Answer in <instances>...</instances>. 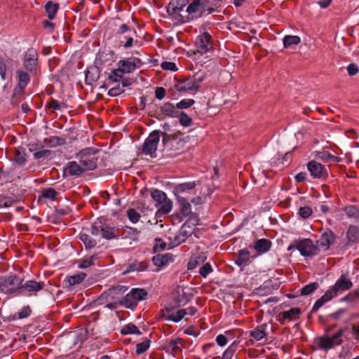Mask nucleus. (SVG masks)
<instances>
[{
  "mask_svg": "<svg viewBox=\"0 0 359 359\" xmlns=\"http://www.w3.org/2000/svg\"><path fill=\"white\" fill-rule=\"evenodd\" d=\"M353 286L352 281L345 275H341L336 281L335 284L330 287L320 299L314 304L311 312H316L326 302L336 297L339 292L349 290Z\"/></svg>",
  "mask_w": 359,
  "mask_h": 359,
  "instance_id": "obj_1",
  "label": "nucleus"
},
{
  "mask_svg": "<svg viewBox=\"0 0 359 359\" xmlns=\"http://www.w3.org/2000/svg\"><path fill=\"white\" fill-rule=\"evenodd\" d=\"M160 134L163 136V143L165 146L168 144H172L176 141L175 139L170 138V137L165 133L154 130L149 135L144 142L142 152L144 154L149 155L151 157L156 156L157 146L160 140Z\"/></svg>",
  "mask_w": 359,
  "mask_h": 359,
  "instance_id": "obj_2",
  "label": "nucleus"
},
{
  "mask_svg": "<svg viewBox=\"0 0 359 359\" xmlns=\"http://www.w3.org/2000/svg\"><path fill=\"white\" fill-rule=\"evenodd\" d=\"M22 278L16 274L0 277V291L5 294L18 293L20 294Z\"/></svg>",
  "mask_w": 359,
  "mask_h": 359,
  "instance_id": "obj_3",
  "label": "nucleus"
},
{
  "mask_svg": "<svg viewBox=\"0 0 359 359\" xmlns=\"http://www.w3.org/2000/svg\"><path fill=\"white\" fill-rule=\"evenodd\" d=\"M97 151L98 150L93 148H86L78 154L79 161L84 171L92 170L96 168L97 161L96 154Z\"/></svg>",
  "mask_w": 359,
  "mask_h": 359,
  "instance_id": "obj_4",
  "label": "nucleus"
},
{
  "mask_svg": "<svg viewBox=\"0 0 359 359\" xmlns=\"http://www.w3.org/2000/svg\"><path fill=\"white\" fill-rule=\"evenodd\" d=\"M118 229L115 227H111L106 223L102 222V220L98 219L93 223L91 226L92 235L97 236L102 234V237L107 239L111 240L118 237L117 235Z\"/></svg>",
  "mask_w": 359,
  "mask_h": 359,
  "instance_id": "obj_5",
  "label": "nucleus"
},
{
  "mask_svg": "<svg viewBox=\"0 0 359 359\" xmlns=\"http://www.w3.org/2000/svg\"><path fill=\"white\" fill-rule=\"evenodd\" d=\"M126 287L122 285L112 287L102 293L97 299L100 304H104L106 302L115 301L120 302L121 296L123 295Z\"/></svg>",
  "mask_w": 359,
  "mask_h": 359,
  "instance_id": "obj_6",
  "label": "nucleus"
},
{
  "mask_svg": "<svg viewBox=\"0 0 359 359\" xmlns=\"http://www.w3.org/2000/svg\"><path fill=\"white\" fill-rule=\"evenodd\" d=\"M295 248L299 251L302 255L304 257H312L318 254L319 251L316 245L309 238L302 239L297 241Z\"/></svg>",
  "mask_w": 359,
  "mask_h": 359,
  "instance_id": "obj_7",
  "label": "nucleus"
},
{
  "mask_svg": "<svg viewBox=\"0 0 359 359\" xmlns=\"http://www.w3.org/2000/svg\"><path fill=\"white\" fill-rule=\"evenodd\" d=\"M23 66L31 74H36L38 66V53L36 50L30 48L25 52L23 57Z\"/></svg>",
  "mask_w": 359,
  "mask_h": 359,
  "instance_id": "obj_8",
  "label": "nucleus"
},
{
  "mask_svg": "<svg viewBox=\"0 0 359 359\" xmlns=\"http://www.w3.org/2000/svg\"><path fill=\"white\" fill-rule=\"evenodd\" d=\"M344 334V330L340 329L332 337H322L318 339V346L322 349H330L335 346L340 345L343 340L341 337Z\"/></svg>",
  "mask_w": 359,
  "mask_h": 359,
  "instance_id": "obj_9",
  "label": "nucleus"
},
{
  "mask_svg": "<svg viewBox=\"0 0 359 359\" xmlns=\"http://www.w3.org/2000/svg\"><path fill=\"white\" fill-rule=\"evenodd\" d=\"M20 284V294L23 295H33L36 294L39 291L41 290L44 287L43 282H38L34 280H27L24 283Z\"/></svg>",
  "mask_w": 359,
  "mask_h": 359,
  "instance_id": "obj_10",
  "label": "nucleus"
},
{
  "mask_svg": "<svg viewBox=\"0 0 359 359\" xmlns=\"http://www.w3.org/2000/svg\"><path fill=\"white\" fill-rule=\"evenodd\" d=\"M211 41L212 36L208 32H205L199 35L195 41L196 52L201 55L206 53L212 48Z\"/></svg>",
  "mask_w": 359,
  "mask_h": 359,
  "instance_id": "obj_11",
  "label": "nucleus"
},
{
  "mask_svg": "<svg viewBox=\"0 0 359 359\" xmlns=\"http://www.w3.org/2000/svg\"><path fill=\"white\" fill-rule=\"evenodd\" d=\"M336 239L335 234L330 229H327L324 231L320 238L316 241V245L318 251H325L329 249L331 245H332Z\"/></svg>",
  "mask_w": 359,
  "mask_h": 359,
  "instance_id": "obj_12",
  "label": "nucleus"
},
{
  "mask_svg": "<svg viewBox=\"0 0 359 359\" xmlns=\"http://www.w3.org/2000/svg\"><path fill=\"white\" fill-rule=\"evenodd\" d=\"M195 187V182L181 183L174 187L173 194L177 197V198H185V195L194 192Z\"/></svg>",
  "mask_w": 359,
  "mask_h": 359,
  "instance_id": "obj_13",
  "label": "nucleus"
},
{
  "mask_svg": "<svg viewBox=\"0 0 359 359\" xmlns=\"http://www.w3.org/2000/svg\"><path fill=\"white\" fill-rule=\"evenodd\" d=\"M307 169L313 178L320 179L327 176L324 166L316 161H309L307 164Z\"/></svg>",
  "mask_w": 359,
  "mask_h": 359,
  "instance_id": "obj_14",
  "label": "nucleus"
},
{
  "mask_svg": "<svg viewBox=\"0 0 359 359\" xmlns=\"http://www.w3.org/2000/svg\"><path fill=\"white\" fill-rule=\"evenodd\" d=\"M187 12L191 16V19L200 18L205 13L204 8L201 5L199 0H194L189 4L187 8Z\"/></svg>",
  "mask_w": 359,
  "mask_h": 359,
  "instance_id": "obj_15",
  "label": "nucleus"
},
{
  "mask_svg": "<svg viewBox=\"0 0 359 359\" xmlns=\"http://www.w3.org/2000/svg\"><path fill=\"white\" fill-rule=\"evenodd\" d=\"M189 3V0H171L167 7L169 15H174L184 10Z\"/></svg>",
  "mask_w": 359,
  "mask_h": 359,
  "instance_id": "obj_16",
  "label": "nucleus"
},
{
  "mask_svg": "<svg viewBox=\"0 0 359 359\" xmlns=\"http://www.w3.org/2000/svg\"><path fill=\"white\" fill-rule=\"evenodd\" d=\"M177 90L180 92H192L196 91V86H194V81H192V79L189 77L186 78L175 86Z\"/></svg>",
  "mask_w": 359,
  "mask_h": 359,
  "instance_id": "obj_17",
  "label": "nucleus"
},
{
  "mask_svg": "<svg viewBox=\"0 0 359 359\" xmlns=\"http://www.w3.org/2000/svg\"><path fill=\"white\" fill-rule=\"evenodd\" d=\"M152 261L154 265L157 266H163L174 261V257L170 253L157 255L153 257Z\"/></svg>",
  "mask_w": 359,
  "mask_h": 359,
  "instance_id": "obj_18",
  "label": "nucleus"
},
{
  "mask_svg": "<svg viewBox=\"0 0 359 359\" xmlns=\"http://www.w3.org/2000/svg\"><path fill=\"white\" fill-rule=\"evenodd\" d=\"M182 340L180 338L172 339L168 341L164 347L167 352H170L172 354H177L182 350Z\"/></svg>",
  "mask_w": 359,
  "mask_h": 359,
  "instance_id": "obj_19",
  "label": "nucleus"
},
{
  "mask_svg": "<svg viewBox=\"0 0 359 359\" xmlns=\"http://www.w3.org/2000/svg\"><path fill=\"white\" fill-rule=\"evenodd\" d=\"M250 253L247 250H240L238 252V257L235 263L241 268L246 266L250 261Z\"/></svg>",
  "mask_w": 359,
  "mask_h": 359,
  "instance_id": "obj_20",
  "label": "nucleus"
},
{
  "mask_svg": "<svg viewBox=\"0 0 359 359\" xmlns=\"http://www.w3.org/2000/svg\"><path fill=\"white\" fill-rule=\"evenodd\" d=\"M172 201L168 198V196L159 204H155L156 208L158 209L157 214L165 215L168 214L172 209Z\"/></svg>",
  "mask_w": 359,
  "mask_h": 359,
  "instance_id": "obj_21",
  "label": "nucleus"
},
{
  "mask_svg": "<svg viewBox=\"0 0 359 359\" xmlns=\"http://www.w3.org/2000/svg\"><path fill=\"white\" fill-rule=\"evenodd\" d=\"M176 107H175L170 102H165L161 107V112L169 117H177L179 114V111L176 109Z\"/></svg>",
  "mask_w": 359,
  "mask_h": 359,
  "instance_id": "obj_22",
  "label": "nucleus"
},
{
  "mask_svg": "<svg viewBox=\"0 0 359 359\" xmlns=\"http://www.w3.org/2000/svg\"><path fill=\"white\" fill-rule=\"evenodd\" d=\"M301 309L299 308H292L288 311H283L280 313L282 319H279V322L281 324L284 323L285 320H293L295 319V316L299 315L301 313Z\"/></svg>",
  "mask_w": 359,
  "mask_h": 359,
  "instance_id": "obj_23",
  "label": "nucleus"
},
{
  "mask_svg": "<svg viewBox=\"0 0 359 359\" xmlns=\"http://www.w3.org/2000/svg\"><path fill=\"white\" fill-rule=\"evenodd\" d=\"M271 246V242L267 239L262 238L255 243L254 248L259 254L265 253L269 251Z\"/></svg>",
  "mask_w": 359,
  "mask_h": 359,
  "instance_id": "obj_24",
  "label": "nucleus"
},
{
  "mask_svg": "<svg viewBox=\"0 0 359 359\" xmlns=\"http://www.w3.org/2000/svg\"><path fill=\"white\" fill-rule=\"evenodd\" d=\"M346 238L351 243H358L359 229L356 226L350 225L346 231Z\"/></svg>",
  "mask_w": 359,
  "mask_h": 359,
  "instance_id": "obj_25",
  "label": "nucleus"
},
{
  "mask_svg": "<svg viewBox=\"0 0 359 359\" xmlns=\"http://www.w3.org/2000/svg\"><path fill=\"white\" fill-rule=\"evenodd\" d=\"M266 325L263 324L255 327L253 330L250 331V336L257 341L264 339L266 335Z\"/></svg>",
  "mask_w": 359,
  "mask_h": 359,
  "instance_id": "obj_26",
  "label": "nucleus"
},
{
  "mask_svg": "<svg viewBox=\"0 0 359 359\" xmlns=\"http://www.w3.org/2000/svg\"><path fill=\"white\" fill-rule=\"evenodd\" d=\"M192 231V226L187 222L184 223L182 226L179 231V234L177 236V239L179 240V242L184 241L189 236L191 235Z\"/></svg>",
  "mask_w": 359,
  "mask_h": 359,
  "instance_id": "obj_27",
  "label": "nucleus"
},
{
  "mask_svg": "<svg viewBox=\"0 0 359 359\" xmlns=\"http://www.w3.org/2000/svg\"><path fill=\"white\" fill-rule=\"evenodd\" d=\"M67 170L69 175L76 177L80 176L85 172L84 169L81 166L79 161L78 163L76 161L69 162L67 165Z\"/></svg>",
  "mask_w": 359,
  "mask_h": 359,
  "instance_id": "obj_28",
  "label": "nucleus"
},
{
  "mask_svg": "<svg viewBox=\"0 0 359 359\" xmlns=\"http://www.w3.org/2000/svg\"><path fill=\"white\" fill-rule=\"evenodd\" d=\"M201 5L204 8V11H208V13H212L215 8L220 6L219 0H199Z\"/></svg>",
  "mask_w": 359,
  "mask_h": 359,
  "instance_id": "obj_29",
  "label": "nucleus"
},
{
  "mask_svg": "<svg viewBox=\"0 0 359 359\" xmlns=\"http://www.w3.org/2000/svg\"><path fill=\"white\" fill-rule=\"evenodd\" d=\"M206 256L203 253H200L197 256L192 257L187 264L188 269L192 270L196 268L198 265L204 262Z\"/></svg>",
  "mask_w": 359,
  "mask_h": 359,
  "instance_id": "obj_30",
  "label": "nucleus"
},
{
  "mask_svg": "<svg viewBox=\"0 0 359 359\" xmlns=\"http://www.w3.org/2000/svg\"><path fill=\"white\" fill-rule=\"evenodd\" d=\"M79 239L81 242H83L86 250L94 248L97 244L96 240L92 238L89 235L86 233H80Z\"/></svg>",
  "mask_w": 359,
  "mask_h": 359,
  "instance_id": "obj_31",
  "label": "nucleus"
},
{
  "mask_svg": "<svg viewBox=\"0 0 359 359\" xmlns=\"http://www.w3.org/2000/svg\"><path fill=\"white\" fill-rule=\"evenodd\" d=\"M120 68L123 70V73H130L135 70L136 65L134 60H122L118 62Z\"/></svg>",
  "mask_w": 359,
  "mask_h": 359,
  "instance_id": "obj_32",
  "label": "nucleus"
},
{
  "mask_svg": "<svg viewBox=\"0 0 359 359\" xmlns=\"http://www.w3.org/2000/svg\"><path fill=\"white\" fill-rule=\"evenodd\" d=\"M177 199L180 206L182 214L185 216L189 215L191 213V205L188 201V199L187 198H179Z\"/></svg>",
  "mask_w": 359,
  "mask_h": 359,
  "instance_id": "obj_33",
  "label": "nucleus"
},
{
  "mask_svg": "<svg viewBox=\"0 0 359 359\" xmlns=\"http://www.w3.org/2000/svg\"><path fill=\"white\" fill-rule=\"evenodd\" d=\"M120 303L121 305H123L126 307L130 309H133L137 305L134 297H133L131 291L125 297L121 296Z\"/></svg>",
  "mask_w": 359,
  "mask_h": 359,
  "instance_id": "obj_34",
  "label": "nucleus"
},
{
  "mask_svg": "<svg viewBox=\"0 0 359 359\" xmlns=\"http://www.w3.org/2000/svg\"><path fill=\"white\" fill-rule=\"evenodd\" d=\"M58 8L59 6L57 4H55L51 1L47 2V4L45 5V10L50 20H53L55 18L56 13L58 11Z\"/></svg>",
  "mask_w": 359,
  "mask_h": 359,
  "instance_id": "obj_35",
  "label": "nucleus"
},
{
  "mask_svg": "<svg viewBox=\"0 0 359 359\" xmlns=\"http://www.w3.org/2000/svg\"><path fill=\"white\" fill-rule=\"evenodd\" d=\"M13 161L18 165H23L26 161V153L25 149L18 148L15 149Z\"/></svg>",
  "mask_w": 359,
  "mask_h": 359,
  "instance_id": "obj_36",
  "label": "nucleus"
},
{
  "mask_svg": "<svg viewBox=\"0 0 359 359\" xmlns=\"http://www.w3.org/2000/svg\"><path fill=\"white\" fill-rule=\"evenodd\" d=\"M140 231L136 229L126 226L122 233L123 238H128L133 241H137L138 239Z\"/></svg>",
  "mask_w": 359,
  "mask_h": 359,
  "instance_id": "obj_37",
  "label": "nucleus"
},
{
  "mask_svg": "<svg viewBox=\"0 0 359 359\" xmlns=\"http://www.w3.org/2000/svg\"><path fill=\"white\" fill-rule=\"evenodd\" d=\"M121 333L122 334H136L137 335H140L142 334L137 327L133 323H128L124 325L121 330Z\"/></svg>",
  "mask_w": 359,
  "mask_h": 359,
  "instance_id": "obj_38",
  "label": "nucleus"
},
{
  "mask_svg": "<svg viewBox=\"0 0 359 359\" xmlns=\"http://www.w3.org/2000/svg\"><path fill=\"white\" fill-rule=\"evenodd\" d=\"M13 60L10 58L2 59L0 57V75L2 79H5L7 68L12 66Z\"/></svg>",
  "mask_w": 359,
  "mask_h": 359,
  "instance_id": "obj_39",
  "label": "nucleus"
},
{
  "mask_svg": "<svg viewBox=\"0 0 359 359\" xmlns=\"http://www.w3.org/2000/svg\"><path fill=\"white\" fill-rule=\"evenodd\" d=\"M86 276V273L81 272L78 274L67 277V281L68 282L69 286L75 285L81 283Z\"/></svg>",
  "mask_w": 359,
  "mask_h": 359,
  "instance_id": "obj_40",
  "label": "nucleus"
},
{
  "mask_svg": "<svg viewBox=\"0 0 359 359\" xmlns=\"http://www.w3.org/2000/svg\"><path fill=\"white\" fill-rule=\"evenodd\" d=\"M345 213L348 218L355 221H359V210L353 205L347 206L344 209Z\"/></svg>",
  "mask_w": 359,
  "mask_h": 359,
  "instance_id": "obj_41",
  "label": "nucleus"
},
{
  "mask_svg": "<svg viewBox=\"0 0 359 359\" xmlns=\"http://www.w3.org/2000/svg\"><path fill=\"white\" fill-rule=\"evenodd\" d=\"M17 74L19 79V86L24 88L29 82V75L23 70H18Z\"/></svg>",
  "mask_w": 359,
  "mask_h": 359,
  "instance_id": "obj_42",
  "label": "nucleus"
},
{
  "mask_svg": "<svg viewBox=\"0 0 359 359\" xmlns=\"http://www.w3.org/2000/svg\"><path fill=\"white\" fill-rule=\"evenodd\" d=\"M151 196L156 202V204H159L161 202H163V200L167 197V195L164 191L155 189L151 191Z\"/></svg>",
  "mask_w": 359,
  "mask_h": 359,
  "instance_id": "obj_43",
  "label": "nucleus"
},
{
  "mask_svg": "<svg viewBox=\"0 0 359 359\" xmlns=\"http://www.w3.org/2000/svg\"><path fill=\"white\" fill-rule=\"evenodd\" d=\"M319 287V284L317 282L311 283L304 286L300 290V294L303 296H307L312 294Z\"/></svg>",
  "mask_w": 359,
  "mask_h": 359,
  "instance_id": "obj_44",
  "label": "nucleus"
},
{
  "mask_svg": "<svg viewBox=\"0 0 359 359\" xmlns=\"http://www.w3.org/2000/svg\"><path fill=\"white\" fill-rule=\"evenodd\" d=\"M300 41V38L298 36L287 35L283 38L285 48H289L292 45H297Z\"/></svg>",
  "mask_w": 359,
  "mask_h": 359,
  "instance_id": "obj_45",
  "label": "nucleus"
},
{
  "mask_svg": "<svg viewBox=\"0 0 359 359\" xmlns=\"http://www.w3.org/2000/svg\"><path fill=\"white\" fill-rule=\"evenodd\" d=\"M133 297L135 299L137 304L138 302L143 300L147 296V292L144 289L134 288L131 290Z\"/></svg>",
  "mask_w": 359,
  "mask_h": 359,
  "instance_id": "obj_46",
  "label": "nucleus"
},
{
  "mask_svg": "<svg viewBox=\"0 0 359 359\" xmlns=\"http://www.w3.org/2000/svg\"><path fill=\"white\" fill-rule=\"evenodd\" d=\"M186 316V312L183 309H180L177 311L172 312L170 313L167 319L174 322H180Z\"/></svg>",
  "mask_w": 359,
  "mask_h": 359,
  "instance_id": "obj_47",
  "label": "nucleus"
},
{
  "mask_svg": "<svg viewBox=\"0 0 359 359\" xmlns=\"http://www.w3.org/2000/svg\"><path fill=\"white\" fill-rule=\"evenodd\" d=\"M151 341L149 339H145L142 342L136 344L135 353L137 355H141L146 352L150 346Z\"/></svg>",
  "mask_w": 359,
  "mask_h": 359,
  "instance_id": "obj_48",
  "label": "nucleus"
},
{
  "mask_svg": "<svg viewBox=\"0 0 359 359\" xmlns=\"http://www.w3.org/2000/svg\"><path fill=\"white\" fill-rule=\"evenodd\" d=\"M42 196L45 198L55 200L58 193L53 188L43 189L41 191Z\"/></svg>",
  "mask_w": 359,
  "mask_h": 359,
  "instance_id": "obj_49",
  "label": "nucleus"
},
{
  "mask_svg": "<svg viewBox=\"0 0 359 359\" xmlns=\"http://www.w3.org/2000/svg\"><path fill=\"white\" fill-rule=\"evenodd\" d=\"M237 345L238 344L236 341L233 342L224 352L222 359H231L236 351Z\"/></svg>",
  "mask_w": 359,
  "mask_h": 359,
  "instance_id": "obj_50",
  "label": "nucleus"
},
{
  "mask_svg": "<svg viewBox=\"0 0 359 359\" xmlns=\"http://www.w3.org/2000/svg\"><path fill=\"white\" fill-rule=\"evenodd\" d=\"M178 116L180 123L182 126L185 127L191 126L192 120L187 114L182 111L179 113Z\"/></svg>",
  "mask_w": 359,
  "mask_h": 359,
  "instance_id": "obj_51",
  "label": "nucleus"
},
{
  "mask_svg": "<svg viewBox=\"0 0 359 359\" xmlns=\"http://www.w3.org/2000/svg\"><path fill=\"white\" fill-rule=\"evenodd\" d=\"M127 216L133 223L137 222L141 217L140 213L133 208H130L127 210Z\"/></svg>",
  "mask_w": 359,
  "mask_h": 359,
  "instance_id": "obj_52",
  "label": "nucleus"
},
{
  "mask_svg": "<svg viewBox=\"0 0 359 359\" xmlns=\"http://www.w3.org/2000/svg\"><path fill=\"white\" fill-rule=\"evenodd\" d=\"M130 33L136 34V32L134 29L130 28L126 24L121 25L116 32V34H121V35H124L125 34H126L128 35Z\"/></svg>",
  "mask_w": 359,
  "mask_h": 359,
  "instance_id": "obj_53",
  "label": "nucleus"
},
{
  "mask_svg": "<svg viewBox=\"0 0 359 359\" xmlns=\"http://www.w3.org/2000/svg\"><path fill=\"white\" fill-rule=\"evenodd\" d=\"M123 70L118 67V69H114L112 73L109 76V79L113 81H118L120 79L123 77Z\"/></svg>",
  "mask_w": 359,
  "mask_h": 359,
  "instance_id": "obj_54",
  "label": "nucleus"
},
{
  "mask_svg": "<svg viewBox=\"0 0 359 359\" xmlns=\"http://www.w3.org/2000/svg\"><path fill=\"white\" fill-rule=\"evenodd\" d=\"M194 102L195 101L193 99H184L179 102L176 107L180 109H187L192 106Z\"/></svg>",
  "mask_w": 359,
  "mask_h": 359,
  "instance_id": "obj_55",
  "label": "nucleus"
},
{
  "mask_svg": "<svg viewBox=\"0 0 359 359\" xmlns=\"http://www.w3.org/2000/svg\"><path fill=\"white\" fill-rule=\"evenodd\" d=\"M95 257L91 256L90 257L83 259L80 261L79 267L80 269H86L87 267H89L93 264Z\"/></svg>",
  "mask_w": 359,
  "mask_h": 359,
  "instance_id": "obj_56",
  "label": "nucleus"
},
{
  "mask_svg": "<svg viewBox=\"0 0 359 359\" xmlns=\"http://www.w3.org/2000/svg\"><path fill=\"white\" fill-rule=\"evenodd\" d=\"M212 271V266L210 263H205L204 265H203L199 270L200 275L203 277L206 278L207 276Z\"/></svg>",
  "mask_w": 359,
  "mask_h": 359,
  "instance_id": "obj_57",
  "label": "nucleus"
},
{
  "mask_svg": "<svg viewBox=\"0 0 359 359\" xmlns=\"http://www.w3.org/2000/svg\"><path fill=\"white\" fill-rule=\"evenodd\" d=\"M50 153H51V151L49 149H43V150H41V151L34 153V157L35 159H38V160L45 159V158H47L50 156Z\"/></svg>",
  "mask_w": 359,
  "mask_h": 359,
  "instance_id": "obj_58",
  "label": "nucleus"
},
{
  "mask_svg": "<svg viewBox=\"0 0 359 359\" xmlns=\"http://www.w3.org/2000/svg\"><path fill=\"white\" fill-rule=\"evenodd\" d=\"M192 81H194V86H196V91H198V90L200 88V84L205 79V74H196L194 77L191 78Z\"/></svg>",
  "mask_w": 359,
  "mask_h": 359,
  "instance_id": "obj_59",
  "label": "nucleus"
},
{
  "mask_svg": "<svg viewBox=\"0 0 359 359\" xmlns=\"http://www.w3.org/2000/svg\"><path fill=\"white\" fill-rule=\"evenodd\" d=\"M299 214L302 218H308L312 214V210L309 206L301 207Z\"/></svg>",
  "mask_w": 359,
  "mask_h": 359,
  "instance_id": "obj_60",
  "label": "nucleus"
},
{
  "mask_svg": "<svg viewBox=\"0 0 359 359\" xmlns=\"http://www.w3.org/2000/svg\"><path fill=\"white\" fill-rule=\"evenodd\" d=\"M124 92L123 87L120 86H117L116 87L111 88L108 91V95L111 97H116L117 95H121Z\"/></svg>",
  "mask_w": 359,
  "mask_h": 359,
  "instance_id": "obj_61",
  "label": "nucleus"
},
{
  "mask_svg": "<svg viewBox=\"0 0 359 359\" xmlns=\"http://www.w3.org/2000/svg\"><path fill=\"white\" fill-rule=\"evenodd\" d=\"M136 34H129L127 35L128 39L123 41V43H121V44L125 48H128L132 47L134 41V36Z\"/></svg>",
  "mask_w": 359,
  "mask_h": 359,
  "instance_id": "obj_62",
  "label": "nucleus"
},
{
  "mask_svg": "<svg viewBox=\"0 0 359 359\" xmlns=\"http://www.w3.org/2000/svg\"><path fill=\"white\" fill-rule=\"evenodd\" d=\"M161 68L164 70L176 71L177 69L176 65L172 62H163L161 65Z\"/></svg>",
  "mask_w": 359,
  "mask_h": 359,
  "instance_id": "obj_63",
  "label": "nucleus"
},
{
  "mask_svg": "<svg viewBox=\"0 0 359 359\" xmlns=\"http://www.w3.org/2000/svg\"><path fill=\"white\" fill-rule=\"evenodd\" d=\"M359 297V288L355 290L353 292L349 293L348 295L343 298V301L351 302Z\"/></svg>",
  "mask_w": 359,
  "mask_h": 359,
  "instance_id": "obj_64",
  "label": "nucleus"
}]
</instances>
